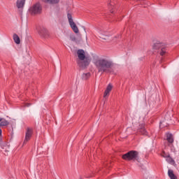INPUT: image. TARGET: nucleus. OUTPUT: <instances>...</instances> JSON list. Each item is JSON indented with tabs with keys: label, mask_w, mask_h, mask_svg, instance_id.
Listing matches in <instances>:
<instances>
[{
	"label": "nucleus",
	"mask_w": 179,
	"mask_h": 179,
	"mask_svg": "<svg viewBox=\"0 0 179 179\" xmlns=\"http://www.w3.org/2000/svg\"><path fill=\"white\" fill-rule=\"evenodd\" d=\"M94 65L99 73H111V67L113 66L114 63L106 56H103L101 57H96L94 59Z\"/></svg>",
	"instance_id": "nucleus-1"
},
{
	"label": "nucleus",
	"mask_w": 179,
	"mask_h": 179,
	"mask_svg": "<svg viewBox=\"0 0 179 179\" xmlns=\"http://www.w3.org/2000/svg\"><path fill=\"white\" fill-rule=\"evenodd\" d=\"M77 55L79 59L77 62L79 66H80L81 68H86V66H89V64H90V59L86 57V56L85 55V50H78L77 51Z\"/></svg>",
	"instance_id": "nucleus-2"
},
{
	"label": "nucleus",
	"mask_w": 179,
	"mask_h": 179,
	"mask_svg": "<svg viewBox=\"0 0 179 179\" xmlns=\"http://www.w3.org/2000/svg\"><path fill=\"white\" fill-rule=\"evenodd\" d=\"M43 10V7L40 3H36L31 6L29 9V12L31 15H40Z\"/></svg>",
	"instance_id": "nucleus-3"
},
{
	"label": "nucleus",
	"mask_w": 179,
	"mask_h": 179,
	"mask_svg": "<svg viewBox=\"0 0 179 179\" xmlns=\"http://www.w3.org/2000/svg\"><path fill=\"white\" fill-rule=\"evenodd\" d=\"M138 153L136 151H134L131 150L126 154H124V155H122V159H124V160H137L138 159Z\"/></svg>",
	"instance_id": "nucleus-4"
},
{
	"label": "nucleus",
	"mask_w": 179,
	"mask_h": 179,
	"mask_svg": "<svg viewBox=\"0 0 179 179\" xmlns=\"http://www.w3.org/2000/svg\"><path fill=\"white\" fill-rule=\"evenodd\" d=\"M38 34H39L40 37L43 38V40H48V38H51V34L45 27L39 28L38 30Z\"/></svg>",
	"instance_id": "nucleus-5"
},
{
	"label": "nucleus",
	"mask_w": 179,
	"mask_h": 179,
	"mask_svg": "<svg viewBox=\"0 0 179 179\" xmlns=\"http://www.w3.org/2000/svg\"><path fill=\"white\" fill-rule=\"evenodd\" d=\"M67 18L69 20L70 27L72 29L73 31L76 33V34H78V33H79V28H78V26H76V24L75 23V22H73V18H72V15H71L70 13H68Z\"/></svg>",
	"instance_id": "nucleus-6"
},
{
	"label": "nucleus",
	"mask_w": 179,
	"mask_h": 179,
	"mask_svg": "<svg viewBox=\"0 0 179 179\" xmlns=\"http://www.w3.org/2000/svg\"><path fill=\"white\" fill-rule=\"evenodd\" d=\"M133 124L134 125H138L137 131L138 132H140L142 135H148V131H146V129L145 128V124L143 123H141V122H136V120H133Z\"/></svg>",
	"instance_id": "nucleus-7"
},
{
	"label": "nucleus",
	"mask_w": 179,
	"mask_h": 179,
	"mask_svg": "<svg viewBox=\"0 0 179 179\" xmlns=\"http://www.w3.org/2000/svg\"><path fill=\"white\" fill-rule=\"evenodd\" d=\"M154 50H158L160 55L166 54V48L163 47V44L160 43H156L153 45Z\"/></svg>",
	"instance_id": "nucleus-8"
},
{
	"label": "nucleus",
	"mask_w": 179,
	"mask_h": 179,
	"mask_svg": "<svg viewBox=\"0 0 179 179\" xmlns=\"http://www.w3.org/2000/svg\"><path fill=\"white\" fill-rule=\"evenodd\" d=\"M31 135H33V129L27 128L25 132V138L24 141V143H26L29 142V141H30Z\"/></svg>",
	"instance_id": "nucleus-9"
},
{
	"label": "nucleus",
	"mask_w": 179,
	"mask_h": 179,
	"mask_svg": "<svg viewBox=\"0 0 179 179\" xmlns=\"http://www.w3.org/2000/svg\"><path fill=\"white\" fill-rule=\"evenodd\" d=\"M26 2V0H17L16 2V6L18 9L23 8V6H24V3Z\"/></svg>",
	"instance_id": "nucleus-10"
},
{
	"label": "nucleus",
	"mask_w": 179,
	"mask_h": 179,
	"mask_svg": "<svg viewBox=\"0 0 179 179\" xmlns=\"http://www.w3.org/2000/svg\"><path fill=\"white\" fill-rule=\"evenodd\" d=\"M113 89V85L111 84H108V85L106 87V90L104 92L103 97L106 98L108 94H110V92H111Z\"/></svg>",
	"instance_id": "nucleus-11"
},
{
	"label": "nucleus",
	"mask_w": 179,
	"mask_h": 179,
	"mask_svg": "<svg viewBox=\"0 0 179 179\" xmlns=\"http://www.w3.org/2000/svg\"><path fill=\"white\" fill-rule=\"evenodd\" d=\"M166 141H168L169 143H173L174 142V138H173V134L169 133L166 134Z\"/></svg>",
	"instance_id": "nucleus-12"
},
{
	"label": "nucleus",
	"mask_w": 179,
	"mask_h": 179,
	"mask_svg": "<svg viewBox=\"0 0 179 179\" xmlns=\"http://www.w3.org/2000/svg\"><path fill=\"white\" fill-rule=\"evenodd\" d=\"M168 176L171 179H177V177L174 175V172L171 169H169Z\"/></svg>",
	"instance_id": "nucleus-13"
},
{
	"label": "nucleus",
	"mask_w": 179,
	"mask_h": 179,
	"mask_svg": "<svg viewBox=\"0 0 179 179\" xmlns=\"http://www.w3.org/2000/svg\"><path fill=\"white\" fill-rule=\"evenodd\" d=\"M9 125V122L3 118H1V121L0 122V127H6Z\"/></svg>",
	"instance_id": "nucleus-14"
},
{
	"label": "nucleus",
	"mask_w": 179,
	"mask_h": 179,
	"mask_svg": "<svg viewBox=\"0 0 179 179\" xmlns=\"http://www.w3.org/2000/svg\"><path fill=\"white\" fill-rule=\"evenodd\" d=\"M13 40L15 44H20V38H19V36H17V34H15L13 35Z\"/></svg>",
	"instance_id": "nucleus-15"
},
{
	"label": "nucleus",
	"mask_w": 179,
	"mask_h": 179,
	"mask_svg": "<svg viewBox=\"0 0 179 179\" xmlns=\"http://www.w3.org/2000/svg\"><path fill=\"white\" fill-rule=\"evenodd\" d=\"M43 2H45L46 3H51L52 5L55 3H58L59 2V0H43Z\"/></svg>",
	"instance_id": "nucleus-16"
},
{
	"label": "nucleus",
	"mask_w": 179,
	"mask_h": 179,
	"mask_svg": "<svg viewBox=\"0 0 179 179\" xmlns=\"http://www.w3.org/2000/svg\"><path fill=\"white\" fill-rule=\"evenodd\" d=\"M90 78V73H86L82 75V79H83V80H87V79Z\"/></svg>",
	"instance_id": "nucleus-17"
},
{
	"label": "nucleus",
	"mask_w": 179,
	"mask_h": 179,
	"mask_svg": "<svg viewBox=\"0 0 179 179\" xmlns=\"http://www.w3.org/2000/svg\"><path fill=\"white\" fill-rule=\"evenodd\" d=\"M99 37L101 38V36H107V32L104 31H99Z\"/></svg>",
	"instance_id": "nucleus-18"
},
{
	"label": "nucleus",
	"mask_w": 179,
	"mask_h": 179,
	"mask_svg": "<svg viewBox=\"0 0 179 179\" xmlns=\"http://www.w3.org/2000/svg\"><path fill=\"white\" fill-rule=\"evenodd\" d=\"M109 9L110 13H114V11L113 10V9H114V6L113 5V3L109 4Z\"/></svg>",
	"instance_id": "nucleus-19"
},
{
	"label": "nucleus",
	"mask_w": 179,
	"mask_h": 179,
	"mask_svg": "<svg viewBox=\"0 0 179 179\" xmlns=\"http://www.w3.org/2000/svg\"><path fill=\"white\" fill-rule=\"evenodd\" d=\"M166 161H167L169 163H171V164L174 163V160H173V159H171L169 156L167 157Z\"/></svg>",
	"instance_id": "nucleus-20"
},
{
	"label": "nucleus",
	"mask_w": 179,
	"mask_h": 179,
	"mask_svg": "<svg viewBox=\"0 0 179 179\" xmlns=\"http://www.w3.org/2000/svg\"><path fill=\"white\" fill-rule=\"evenodd\" d=\"M70 40L71 41H76V37H75V36H70Z\"/></svg>",
	"instance_id": "nucleus-21"
},
{
	"label": "nucleus",
	"mask_w": 179,
	"mask_h": 179,
	"mask_svg": "<svg viewBox=\"0 0 179 179\" xmlns=\"http://www.w3.org/2000/svg\"><path fill=\"white\" fill-rule=\"evenodd\" d=\"M31 106V103H26L27 107H30Z\"/></svg>",
	"instance_id": "nucleus-22"
},
{
	"label": "nucleus",
	"mask_w": 179,
	"mask_h": 179,
	"mask_svg": "<svg viewBox=\"0 0 179 179\" xmlns=\"http://www.w3.org/2000/svg\"><path fill=\"white\" fill-rule=\"evenodd\" d=\"M0 136H2V129H0Z\"/></svg>",
	"instance_id": "nucleus-23"
},
{
	"label": "nucleus",
	"mask_w": 179,
	"mask_h": 179,
	"mask_svg": "<svg viewBox=\"0 0 179 179\" xmlns=\"http://www.w3.org/2000/svg\"><path fill=\"white\" fill-rule=\"evenodd\" d=\"M1 121H2V117H0V122H1Z\"/></svg>",
	"instance_id": "nucleus-24"
},
{
	"label": "nucleus",
	"mask_w": 179,
	"mask_h": 179,
	"mask_svg": "<svg viewBox=\"0 0 179 179\" xmlns=\"http://www.w3.org/2000/svg\"><path fill=\"white\" fill-rule=\"evenodd\" d=\"M137 120H141V117H137Z\"/></svg>",
	"instance_id": "nucleus-25"
},
{
	"label": "nucleus",
	"mask_w": 179,
	"mask_h": 179,
	"mask_svg": "<svg viewBox=\"0 0 179 179\" xmlns=\"http://www.w3.org/2000/svg\"><path fill=\"white\" fill-rule=\"evenodd\" d=\"M162 124H163V122H161V123H160V127H162Z\"/></svg>",
	"instance_id": "nucleus-26"
}]
</instances>
